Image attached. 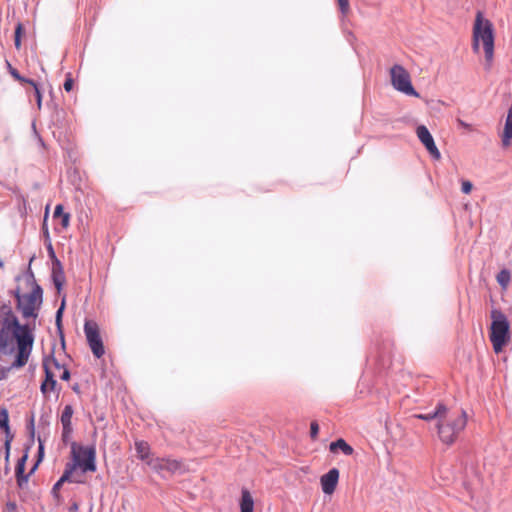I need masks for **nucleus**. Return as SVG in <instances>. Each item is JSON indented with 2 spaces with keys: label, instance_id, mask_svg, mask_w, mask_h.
<instances>
[{
  "label": "nucleus",
  "instance_id": "30",
  "mask_svg": "<svg viewBox=\"0 0 512 512\" xmlns=\"http://www.w3.org/2000/svg\"><path fill=\"white\" fill-rule=\"evenodd\" d=\"M337 1H338L340 11L342 12V14L346 15L350 11L349 0H337Z\"/></svg>",
  "mask_w": 512,
  "mask_h": 512
},
{
  "label": "nucleus",
  "instance_id": "13",
  "mask_svg": "<svg viewBox=\"0 0 512 512\" xmlns=\"http://www.w3.org/2000/svg\"><path fill=\"white\" fill-rule=\"evenodd\" d=\"M501 142L504 148L510 147L512 143V105L507 112L504 130L501 134Z\"/></svg>",
  "mask_w": 512,
  "mask_h": 512
},
{
  "label": "nucleus",
  "instance_id": "25",
  "mask_svg": "<svg viewBox=\"0 0 512 512\" xmlns=\"http://www.w3.org/2000/svg\"><path fill=\"white\" fill-rule=\"evenodd\" d=\"M23 32H24L23 25H22V23L19 22L16 25L15 37H14V44H15L16 49H18V50L21 48V37H22Z\"/></svg>",
  "mask_w": 512,
  "mask_h": 512
},
{
  "label": "nucleus",
  "instance_id": "16",
  "mask_svg": "<svg viewBox=\"0 0 512 512\" xmlns=\"http://www.w3.org/2000/svg\"><path fill=\"white\" fill-rule=\"evenodd\" d=\"M329 450L332 453H335L337 450H341L343 454L350 456L353 454L354 449L351 445H349L344 439L340 438L334 442H331L329 445Z\"/></svg>",
  "mask_w": 512,
  "mask_h": 512
},
{
  "label": "nucleus",
  "instance_id": "1",
  "mask_svg": "<svg viewBox=\"0 0 512 512\" xmlns=\"http://www.w3.org/2000/svg\"><path fill=\"white\" fill-rule=\"evenodd\" d=\"M34 337L28 325H20L11 308H0V355L13 352L17 343V355L12 368H21L28 362Z\"/></svg>",
  "mask_w": 512,
  "mask_h": 512
},
{
  "label": "nucleus",
  "instance_id": "10",
  "mask_svg": "<svg viewBox=\"0 0 512 512\" xmlns=\"http://www.w3.org/2000/svg\"><path fill=\"white\" fill-rule=\"evenodd\" d=\"M416 134L418 139L425 146L430 155L434 159L439 160L441 158V153L437 148L434 139L429 130L427 129V127L424 125L418 126L416 129Z\"/></svg>",
  "mask_w": 512,
  "mask_h": 512
},
{
  "label": "nucleus",
  "instance_id": "11",
  "mask_svg": "<svg viewBox=\"0 0 512 512\" xmlns=\"http://www.w3.org/2000/svg\"><path fill=\"white\" fill-rule=\"evenodd\" d=\"M339 480V470L337 468L330 469L326 474L322 475L320 478V484L322 491L331 495L334 493Z\"/></svg>",
  "mask_w": 512,
  "mask_h": 512
},
{
  "label": "nucleus",
  "instance_id": "32",
  "mask_svg": "<svg viewBox=\"0 0 512 512\" xmlns=\"http://www.w3.org/2000/svg\"><path fill=\"white\" fill-rule=\"evenodd\" d=\"M72 431H73L72 427H63L62 440L64 443H67L70 440Z\"/></svg>",
  "mask_w": 512,
  "mask_h": 512
},
{
  "label": "nucleus",
  "instance_id": "26",
  "mask_svg": "<svg viewBox=\"0 0 512 512\" xmlns=\"http://www.w3.org/2000/svg\"><path fill=\"white\" fill-rule=\"evenodd\" d=\"M8 423H9V416H8L7 410L6 409L0 410V427L7 431L9 429Z\"/></svg>",
  "mask_w": 512,
  "mask_h": 512
},
{
  "label": "nucleus",
  "instance_id": "5",
  "mask_svg": "<svg viewBox=\"0 0 512 512\" xmlns=\"http://www.w3.org/2000/svg\"><path fill=\"white\" fill-rule=\"evenodd\" d=\"M490 317L492 322L490 325L489 339L494 352L499 354L510 342V324L506 315L499 309H492Z\"/></svg>",
  "mask_w": 512,
  "mask_h": 512
},
{
  "label": "nucleus",
  "instance_id": "8",
  "mask_svg": "<svg viewBox=\"0 0 512 512\" xmlns=\"http://www.w3.org/2000/svg\"><path fill=\"white\" fill-rule=\"evenodd\" d=\"M84 332L93 355L96 358H101L105 354V348L97 323L94 321H86L84 324Z\"/></svg>",
  "mask_w": 512,
  "mask_h": 512
},
{
  "label": "nucleus",
  "instance_id": "33",
  "mask_svg": "<svg viewBox=\"0 0 512 512\" xmlns=\"http://www.w3.org/2000/svg\"><path fill=\"white\" fill-rule=\"evenodd\" d=\"M457 124H458L459 127L463 128L464 130H466L468 132L474 131V128H473V126L471 124H468V123L464 122L460 118L457 119Z\"/></svg>",
  "mask_w": 512,
  "mask_h": 512
},
{
  "label": "nucleus",
  "instance_id": "21",
  "mask_svg": "<svg viewBox=\"0 0 512 512\" xmlns=\"http://www.w3.org/2000/svg\"><path fill=\"white\" fill-rule=\"evenodd\" d=\"M73 408L71 405H66L61 414V424L62 427H72V416H73Z\"/></svg>",
  "mask_w": 512,
  "mask_h": 512
},
{
  "label": "nucleus",
  "instance_id": "35",
  "mask_svg": "<svg viewBox=\"0 0 512 512\" xmlns=\"http://www.w3.org/2000/svg\"><path fill=\"white\" fill-rule=\"evenodd\" d=\"M61 217V225L64 229L68 228L70 223V214H62Z\"/></svg>",
  "mask_w": 512,
  "mask_h": 512
},
{
  "label": "nucleus",
  "instance_id": "15",
  "mask_svg": "<svg viewBox=\"0 0 512 512\" xmlns=\"http://www.w3.org/2000/svg\"><path fill=\"white\" fill-rule=\"evenodd\" d=\"M240 512H254V499L247 489H242L239 502Z\"/></svg>",
  "mask_w": 512,
  "mask_h": 512
},
{
  "label": "nucleus",
  "instance_id": "37",
  "mask_svg": "<svg viewBox=\"0 0 512 512\" xmlns=\"http://www.w3.org/2000/svg\"><path fill=\"white\" fill-rule=\"evenodd\" d=\"M62 214H65V213L63 212V206L59 204V205H57V206L55 207L54 217H60V216H62Z\"/></svg>",
  "mask_w": 512,
  "mask_h": 512
},
{
  "label": "nucleus",
  "instance_id": "3",
  "mask_svg": "<svg viewBox=\"0 0 512 512\" xmlns=\"http://www.w3.org/2000/svg\"><path fill=\"white\" fill-rule=\"evenodd\" d=\"M467 425V414L464 410L442 408L436 430L440 441L448 446L453 445Z\"/></svg>",
  "mask_w": 512,
  "mask_h": 512
},
{
  "label": "nucleus",
  "instance_id": "38",
  "mask_svg": "<svg viewBox=\"0 0 512 512\" xmlns=\"http://www.w3.org/2000/svg\"><path fill=\"white\" fill-rule=\"evenodd\" d=\"M8 371H9V369H4V368L0 369V381L7 378Z\"/></svg>",
  "mask_w": 512,
  "mask_h": 512
},
{
  "label": "nucleus",
  "instance_id": "28",
  "mask_svg": "<svg viewBox=\"0 0 512 512\" xmlns=\"http://www.w3.org/2000/svg\"><path fill=\"white\" fill-rule=\"evenodd\" d=\"M63 86H64L65 91H67V92H70L73 89L74 80L72 78L71 73H67Z\"/></svg>",
  "mask_w": 512,
  "mask_h": 512
},
{
  "label": "nucleus",
  "instance_id": "18",
  "mask_svg": "<svg viewBox=\"0 0 512 512\" xmlns=\"http://www.w3.org/2000/svg\"><path fill=\"white\" fill-rule=\"evenodd\" d=\"M135 449H136V452H137V456L141 459V460H144V461H148L150 460L151 458L149 457L150 455V446L147 442L145 441H136L135 442Z\"/></svg>",
  "mask_w": 512,
  "mask_h": 512
},
{
  "label": "nucleus",
  "instance_id": "39",
  "mask_svg": "<svg viewBox=\"0 0 512 512\" xmlns=\"http://www.w3.org/2000/svg\"><path fill=\"white\" fill-rule=\"evenodd\" d=\"M4 263L0 260V268H3Z\"/></svg>",
  "mask_w": 512,
  "mask_h": 512
},
{
  "label": "nucleus",
  "instance_id": "17",
  "mask_svg": "<svg viewBox=\"0 0 512 512\" xmlns=\"http://www.w3.org/2000/svg\"><path fill=\"white\" fill-rule=\"evenodd\" d=\"M25 462H26V456L22 457L17 465H16V468H15V474H16V478H17V483L20 487L23 486V484H25L28 480V476L27 475H24V471H25Z\"/></svg>",
  "mask_w": 512,
  "mask_h": 512
},
{
  "label": "nucleus",
  "instance_id": "34",
  "mask_svg": "<svg viewBox=\"0 0 512 512\" xmlns=\"http://www.w3.org/2000/svg\"><path fill=\"white\" fill-rule=\"evenodd\" d=\"M472 188H473V185L470 181L465 180L462 182L461 189H462L463 193L469 194L472 191Z\"/></svg>",
  "mask_w": 512,
  "mask_h": 512
},
{
  "label": "nucleus",
  "instance_id": "22",
  "mask_svg": "<svg viewBox=\"0 0 512 512\" xmlns=\"http://www.w3.org/2000/svg\"><path fill=\"white\" fill-rule=\"evenodd\" d=\"M444 407H445V405L438 404L436 406L434 412L428 413V414H416V415H414V417L418 418V419L425 420V421L436 420V422H438L439 414L442 412V408H444Z\"/></svg>",
  "mask_w": 512,
  "mask_h": 512
},
{
  "label": "nucleus",
  "instance_id": "27",
  "mask_svg": "<svg viewBox=\"0 0 512 512\" xmlns=\"http://www.w3.org/2000/svg\"><path fill=\"white\" fill-rule=\"evenodd\" d=\"M34 89V95L36 98L37 106L40 109L42 104V93L40 91V88L38 84L33 80V84H30Z\"/></svg>",
  "mask_w": 512,
  "mask_h": 512
},
{
  "label": "nucleus",
  "instance_id": "20",
  "mask_svg": "<svg viewBox=\"0 0 512 512\" xmlns=\"http://www.w3.org/2000/svg\"><path fill=\"white\" fill-rule=\"evenodd\" d=\"M65 482L82 484L81 479H77L72 474H67V469H65L61 478L55 483L53 487V492L56 493V491H58Z\"/></svg>",
  "mask_w": 512,
  "mask_h": 512
},
{
  "label": "nucleus",
  "instance_id": "9",
  "mask_svg": "<svg viewBox=\"0 0 512 512\" xmlns=\"http://www.w3.org/2000/svg\"><path fill=\"white\" fill-rule=\"evenodd\" d=\"M147 465L157 473L167 472L170 475L183 470L182 461L172 458H151L147 461Z\"/></svg>",
  "mask_w": 512,
  "mask_h": 512
},
{
  "label": "nucleus",
  "instance_id": "14",
  "mask_svg": "<svg viewBox=\"0 0 512 512\" xmlns=\"http://www.w3.org/2000/svg\"><path fill=\"white\" fill-rule=\"evenodd\" d=\"M40 391L42 394L47 397L49 392H57L59 393L60 387L56 381V377L52 374L45 373V378L41 383Z\"/></svg>",
  "mask_w": 512,
  "mask_h": 512
},
{
  "label": "nucleus",
  "instance_id": "31",
  "mask_svg": "<svg viewBox=\"0 0 512 512\" xmlns=\"http://www.w3.org/2000/svg\"><path fill=\"white\" fill-rule=\"evenodd\" d=\"M64 301L62 302L60 308L57 310L56 312V325L58 327V329L60 330L61 329V321H62V314H63V310H64Z\"/></svg>",
  "mask_w": 512,
  "mask_h": 512
},
{
  "label": "nucleus",
  "instance_id": "12",
  "mask_svg": "<svg viewBox=\"0 0 512 512\" xmlns=\"http://www.w3.org/2000/svg\"><path fill=\"white\" fill-rule=\"evenodd\" d=\"M42 367L44 373H49L56 377L57 373L61 372L65 365L59 362L54 355V351H52L50 355L43 358Z\"/></svg>",
  "mask_w": 512,
  "mask_h": 512
},
{
  "label": "nucleus",
  "instance_id": "19",
  "mask_svg": "<svg viewBox=\"0 0 512 512\" xmlns=\"http://www.w3.org/2000/svg\"><path fill=\"white\" fill-rule=\"evenodd\" d=\"M52 276H53L54 284H55L57 290L59 291L65 281V276H64L62 267L59 262H57L54 265Z\"/></svg>",
  "mask_w": 512,
  "mask_h": 512
},
{
  "label": "nucleus",
  "instance_id": "29",
  "mask_svg": "<svg viewBox=\"0 0 512 512\" xmlns=\"http://www.w3.org/2000/svg\"><path fill=\"white\" fill-rule=\"evenodd\" d=\"M319 433V425L316 421H312L310 424V436L313 440H316Z\"/></svg>",
  "mask_w": 512,
  "mask_h": 512
},
{
  "label": "nucleus",
  "instance_id": "36",
  "mask_svg": "<svg viewBox=\"0 0 512 512\" xmlns=\"http://www.w3.org/2000/svg\"><path fill=\"white\" fill-rule=\"evenodd\" d=\"M70 376V371L67 369V367H64L60 372V378L64 381H68L70 379Z\"/></svg>",
  "mask_w": 512,
  "mask_h": 512
},
{
  "label": "nucleus",
  "instance_id": "4",
  "mask_svg": "<svg viewBox=\"0 0 512 512\" xmlns=\"http://www.w3.org/2000/svg\"><path fill=\"white\" fill-rule=\"evenodd\" d=\"M65 469H67V474H72L77 479H81L82 484H84L86 482L85 474L88 472L94 473L97 470L95 446H84L72 442L71 460L66 464Z\"/></svg>",
  "mask_w": 512,
  "mask_h": 512
},
{
  "label": "nucleus",
  "instance_id": "6",
  "mask_svg": "<svg viewBox=\"0 0 512 512\" xmlns=\"http://www.w3.org/2000/svg\"><path fill=\"white\" fill-rule=\"evenodd\" d=\"M29 283L32 288L30 293L24 295L16 294L17 306L24 318H36L37 311L42 304L43 291L41 287L35 283L34 279L29 280Z\"/></svg>",
  "mask_w": 512,
  "mask_h": 512
},
{
  "label": "nucleus",
  "instance_id": "2",
  "mask_svg": "<svg viewBox=\"0 0 512 512\" xmlns=\"http://www.w3.org/2000/svg\"><path fill=\"white\" fill-rule=\"evenodd\" d=\"M494 26L492 22L484 18L483 13L478 11L472 29V49L479 53L482 45L485 55V68L490 70L494 60Z\"/></svg>",
  "mask_w": 512,
  "mask_h": 512
},
{
  "label": "nucleus",
  "instance_id": "23",
  "mask_svg": "<svg viewBox=\"0 0 512 512\" xmlns=\"http://www.w3.org/2000/svg\"><path fill=\"white\" fill-rule=\"evenodd\" d=\"M6 65L11 76L21 84H33L32 79L25 78L20 75L17 69H15L9 61H6Z\"/></svg>",
  "mask_w": 512,
  "mask_h": 512
},
{
  "label": "nucleus",
  "instance_id": "7",
  "mask_svg": "<svg viewBox=\"0 0 512 512\" xmlns=\"http://www.w3.org/2000/svg\"><path fill=\"white\" fill-rule=\"evenodd\" d=\"M390 79L394 89L406 95L418 97V93L413 88L409 72L399 64L390 68Z\"/></svg>",
  "mask_w": 512,
  "mask_h": 512
},
{
  "label": "nucleus",
  "instance_id": "24",
  "mask_svg": "<svg viewBox=\"0 0 512 512\" xmlns=\"http://www.w3.org/2000/svg\"><path fill=\"white\" fill-rule=\"evenodd\" d=\"M496 279L498 284L503 289H506L511 281V274L508 270L503 269L497 274Z\"/></svg>",
  "mask_w": 512,
  "mask_h": 512
}]
</instances>
